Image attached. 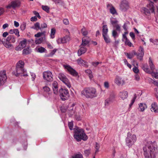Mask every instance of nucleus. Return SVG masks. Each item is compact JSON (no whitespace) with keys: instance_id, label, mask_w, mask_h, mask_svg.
<instances>
[{"instance_id":"obj_1","label":"nucleus","mask_w":158,"mask_h":158,"mask_svg":"<svg viewBox=\"0 0 158 158\" xmlns=\"http://www.w3.org/2000/svg\"><path fill=\"white\" fill-rule=\"evenodd\" d=\"M143 154L146 158H156V153L157 150L156 145L151 141L147 142L143 148Z\"/></svg>"},{"instance_id":"obj_2","label":"nucleus","mask_w":158,"mask_h":158,"mask_svg":"<svg viewBox=\"0 0 158 158\" xmlns=\"http://www.w3.org/2000/svg\"><path fill=\"white\" fill-rule=\"evenodd\" d=\"M73 137L77 141L80 142L81 140L86 141L87 139L88 136L83 129L76 127L73 128Z\"/></svg>"},{"instance_id":"obj_3","label":"nucleus","mask_w":158,"mask_h":158,"mask_svg":"<svg viewBox=\"0 0 158 158\" xmlns=\"http://www.w3.org/2000/svg\"><path fill=\"white\" fill-rule=\"evenodd\" d=\"M24 62L20 60L16 64V71L13 72V74L16 76L18 77L20 76H27L28 75L26 73V70L24 68Z\"/></svg>"},{"instance_id":"obj_4","label":"nucleus","mask_w":158,"mask_h":158,"mask_svg":"<svg viewBox=\"0 0 158 158\" xmlns=\"http://www.w3.org/2000/svg\"><path fill=\"white\" fill-rule=\"evenodd\" d=\"M81 93L87 98H92L97 96L96 89L93 87L85 88Z\"/></svg>"},{"instance_id":"obj_5","label":"nucleus","mask_w":158,"mask_h":158,"mask_svg":"<svg viewBox=\"0 0 158 158\" xmlns=\"http://www.w3.org/2000/svg\"><path fill=\"white\" fill-rule=\"evenodd\" d=\"M137 139L135 135H132L129 132L127 134V136L126 139V145L129 148L131 147L134 144Z\"/></svg>"},{"instance_id":"obj_6","label":"nucleus","mask_w":158,"mask_h":158,"mask_svg":"<svg viewBox=\"0 0 158 158\" xmlns=\"http://www.w3.org/2000/svg\"><path fill=\"white\" fill-rule=\"evenodd\" d=\"M21 5V2L20 0H14L7 5L6 7L8 9L12 8L15 9L19 7Z\"/></svg>"},{"instance_id":"obj_7","label":"nucleus","mask_w":158,"mask_h":158,"mask_svg":"<svg viewBox=\"0 0 158 158\" xmlns=\"http://www.w3.org/2000/svg\"><path fill=\"white\" fill-rule=\"evenodd\" d=\"M60 96L62 100L64 101L68 98L69 94L67 89L61 88L59 90Z\"/></svg>"},{"instance_id":"obj_8","label":"nucleus","mask_w":158,"mask_h":158,"mask_svg":"<svg viewBox=\"0 0 158 158\" xmlns=\"http://www.w3.org/2000/svg\"><path fill=\"white\" fill-rule=\"evenodd\" d=\"M134 54L137 56V58L140 60H143L144 55V50L143 47L140 46L137 52H134Z\"/></svg>"},{"instance_id":"obj_9","label":"nucleus","mask_w":158,"mask_h":158,"mask_svg":"<svg viewBox=\"0 0 158 158\" xmlns=\"http://www.w3.org/2000/svg\"><path fill=\"white\" fill-rule=\"evenodd\" d=\"M64 67L72 75L74 76H78V73L76 71L69 65H64Z\"/></svg>"},{"instance_id":"obj_10","label":"nucleus","mask_w":158,"mask_h":158,"mask_svg":"<svg viewBox=\"0 0 158 158\" xmlns=\"http://www.w3.org/2000/svg\"><path fill=\"white\" fill-rule=\"evenodd\" d=\"M129 8V6L127 2L125 1L122 2L120 5V10L122 11H126Z\"/></svg>"},{"instance_id":"obj_11","label":"nucleus","mask_w":158,"mask_h":158,"mask_svg":"<svg viewBox=\"0 0 158 158\" xmlns=\"http://www.w3.org/2000/svg\"><path fill=\"white\" fill-rule=\"evenodd\" d=\"M27 40L26 39H24L21 41L18 46L15 48V50L17 51L21 50L24 48L27 45Z\"/></svg>"},{"instance_id":"obj_12","label":"nucleus","mask_w":158,"mask_h":158,"mask_svg":"<svg viewBox=\"0 0 158 158\" xmlns=\"http://www.w3.org/2000/svg\"><path fill=\"white\" fill-rule=\"evenodd\" d=\"M70 40V36L69 35H66L65 37L63 38H59L57 40V41L58 44L61 43L64 44L69 41Z\"/></svg>"},{"instance_id":"obj_13","label":"nucleus","mask_w":158,"mask_h":158,"mask_svg":"<svg viewBox=\"0 0 158 158\" xmlns=\"http://www.w3.org/2000/svg\"><path fill=\"white\" fill-rule=\"evenodd\" d=\"M43 75L44 79H51L53 78L52 72L49 71L44 72Z\"/></svg>"},{"instance_id":"obj_14","label":"nucleus","mask_w":158,"mask_h":158,"mask_svg":"<svg viewBox=\"0 0 158 158\" xmlns=\"http://www.w3.org/2000/svg\"><path fill=\"white\" fill-rule=\"evenodd\" d=\"M118 96L122 99L124 100L127 98L128 93L127 91H122L119 92Z\"/></svg>"},{"instance_id":"obj_15","label":"nucleus","mask_w":158,"mask_h":158,"mask_svg":"<svg viewBox=\"0 0 158 158\" xmlns=\"http://www.w3.org/2000/svg\"><path fill=\"white\" fill-rule=\"evenodd\" d=\"M82 42L81 44V45L85 47L89 44L90 41V39L89 37L85 36L82 38Z\"/></svg>"},{"instance_id":"obj_16","label":"nucleus","mask_w":158,"mask_h":158,"mask_svg":"<svg viewBox=\"0 0 158 158\" xmlns=\"http://www.w3.org/2000/svg\"><path fill=\"white\" fill-rule=\"evenodd\" d=\"M80 47V48L78 49L77 52V54L79 56L85 53L87 50V49L85 46H81V45Z\"/></svg>"},{"instance_id":"obj_17","label":"nucleus","mask_w":158,"mask_h":158,"mask_svg":"<svg viewBox=\"0 0 158 158\" xmlns=\"http://www.w3.org/2000/svg\"><path fill=\"white\" fill-rule=\"evenodd\" d=\"M107 7L109 9L110 13L113 15H118V13L116 9L112 4H108L107 5Z\"/></svg>"},{"instance_id":"obj_18","label":"nucleus","mask_w":158,"mask_h":158,"mask_svg":"<svg viewBox=\"0 0 158 158\" xmlns=\"http://www.w3.org/2000/svg\"><path fill=\"white\" fill-rule=\"evenodd\" d=\"M52 88L54 94H57L58 93V83L54 81L52 84Z\"/></svg>"},{"instance_id":"obj_19","label":"nucleus","mask_w":158,"mask_h":158,"mask_svg":"<svg viewBox=\"0 0 158 158\" xmlns=\"http://www.w3.org/2000/svg\"><path fill=\"white\" fill-rule=\"evenodd\" d=\"M77 64L80 66H82L87 68L88 67L87 62L79 58L76 60Z\"/></svg>"},{"instance_id":"obj_20","label":"nucleus","mask_w":158,"mask_h":158,"mask_svg":"<svg viewBox=\"0 0 158 158\" xmlns=\"http://www.w3.org/2000/svg\"><path fill=\"white\" fill-rule=\"evenodd\" d=\"M151 110L155 113L158 112V106L156 103L154 102L152 104Z\"/></svg>"},{"instance_id":"obj_21","label":"nucleus","mask_w":158,"mask_h":158,"mask_svg":"<svg viewBox=\"0 0 158 158\" xmlns=\"http://www.w3.org/2000/svg\"><path fill=\"white\" fill-rule=\"evenodd\" d=\"M153 4L152 2L150 1L149 2V4H148L147 6L148 9H149L152 13L154 12Z\"/></svg>"},{"instance_id":"obj_22","label":"nucleus","mask_w":158,"mask_h":158,"mask_svg":"<svg viewBox=\"0 0 158 158\" xmlns=\"http://www.w3.org/2000/svg\"><path fill=\"white\" fill-rule=\"evenodd\" d=\"M6 40L7 42L14 43L15 42V38L14 36L10 35L6 38Z\"/></svg>"},{"instance_id":"obj_23","label":"nucleus","mask_w":158,"mask_h":158,"mask_svg":"<svg viewBox=\"0 0 158 158\" xmlns=\"http://www.w3.org/2000/svg\"><path fill=\"white\" fill-rule=\"evenodd\" d=\"M43 89L44 91V94L47 93L48 95L47 97L50 96L52 95V93L50 92V89L49 87L45 86L43 87Z\"/></svg>"},{"instance_id":"obj_24","label":"nucleus","mask_w":158,"mask_h":158,"mask_svg":"<svg viewBox=\"0 0 158 158\" xmlns=\"http://www.w3.org/2000/svg\"><path fill=\"white\" fill-rule=\"evenodd\" d=\"M141 12L146 15H149L151 11L148 8L145 7L142 8L141 9Z\"/></svg>"},{"instance_id":"obj_25","label":"nucleus","mask_w":158,"mask_h":158,"mask_svg":"<svg viewBox=\"0 0 158 158\" xmlns=\"http://www.w3.org/2000/svg\"><path fill=\"white\" fill-rule=\"evenodd\" d=\"M138 109H140V110L141 111H143L145 109L147 108L146 105L144 103H140L139 104Z\"/></svg>"},{"instance_id":"obj_26","label":"nucleus","mask_w":158,"mask_h":158,"mask_svg":"<svg viewBox=\"0 0 158 158\" xmlns=\"http://www.w3.org/2000/svg\"><path fill=\"white\" fill-rule=\"evenodd\" d=\"M7 78L6 70L0 71V79H7Z\"/></svg>"},{"instance_id":"obj_27","label":"nucleus","mask_w":158,"mask_h":158,"mask_svg":"<svg viewBox=\"0 0 158 158\" xmlns=\"http://www.w3.org/2000/svg\"><path fill=\"white\" fill-rule=\"evenodd\" d=\"M9 32L10 34L15 33V34L18 37H19L20 36L19 31L18 29H10L9 31Z\"/></svg>"},{"instance_id":"obj_28","label":"nucleus","mask_w":158,"mask_h":158,"mask_svg":"<svg viewBox=\"0 0 158 158\" xmlns=\"http://www.w3.org/2000/svg\"><path fill=\"white\" fill-rule=\"evenodd\" d=\"M108 28L106 25H104L102 26V35H108Z\"/></svg>"},{"instance_id":"obj_29","label":"nucleus","mask_w":158,"mask_h":158,"mask_svg":"<svg viewBox=\"0 0 158 158\" xmlns=\"http://www.w3.org/2000/svg\"><path fill=\"white\" fill-rule=\"evenodd\" d=\"M149 66L150 67V70L152 71H153L155 69V68L153 62L152 61V60L151 58L150 57L149 59Z\"/></svg>"},{"instance_id":"obj_30","label":"nucleus","mask_w":158,"mask_h":158,"mask_svg":"<svg viewBox=\"0 0 158 158\" xmlns=\"http://www.w3.org/2000/svg\"><path fill=\"white\" fill-rule=\"evenodd\" d=\"M143 69L145 72L151 74L152 72L151 70H150L149 69L148 66L147 64L143 65Z\"/></svg>"},{"instance_id":"obj_31","label":"nucleus","mask_w":158,"mask_h":158,"mask_svg":"<svg viewBox=\"0 0 158 158\" xmlns=\"http://www.w3.org/2000/svg\"><path fill=\"white\" fill-rule=\"evenodd\" d=\"M110 22L113 26L117 24L118 23V21L116 18H111L110 19Z\"/></svg>"},{"instance_id":"obj_32","label":"nucleus","mask_w":158,"mask_h":158,"mask_svg":"<svg viewBox=\"0 0 158 158\" xmlns=\"http://www.w3.org/2000/svg\"><path fill=\"white\" fill-rule=\"evenodd\" d=\"M32 28L37 31L39 30H41L40 23L39 22L36 23L34 24V26L32 27Z\"/></svg>"},{"instance_id":"obj_33","label":"nucleus","mask_w":158,"mask_h":158,"mask_svg":"<svg viewBox=\"0 0 158 158\" xmlns=\"http://www.w3.org/2000/svg\"><path fill=\"white\" fill-rule=\"evenodd\" d=\"M37 52L40 53H43L44 52H46L47 50L44 47H40L37 49Z\"/></svg>"},{"instance_id":"obj_34","label":"nucleus","mask_w":158,"mask_h":158,"mask_svg":"<svg viewBox=\"0 0 158 158\" xmlns=\"http://www.w3.org/2000/svg\"><path fill=\"white\" fill-rule=\"evenodd\" d=\"M31 52V49L29 47H27V48H24L23 51V54L24 55L28 54Z\"/></svg>"},{"instance_id":"obj_35","label":"nucleus","mask_w":158,"mask_h":158,"mask_svg":"<svg viewBox=\"0 0 158 158\" xmlns=\"http://www.w3.org/2000/svg\"><path fill=\"white\" fill-rule=\"evenodd\" d=\"M85 72L88 75L90 79H91L93 77V76L92 74V72L91 70L89 69L85 70Z\"/></svg>"},{"instance_id":"obj_36","label":"nucleus","mask_w":158,"mask_h":158,"mask_svg":"<svg viewBox=\"0 0 158 158\" xmlns=\"http://www.w3.org/2000/svg\"><path fill=\"white\" fill-rule=\"evenodd\" d=\"M114 82L118 85H122L124 83L123 80H115Z\"/></svg>"},{"instance_id":"obj_37","label":"nucleus","mask_w":158,"mask_h":158,"mask_svg":"<svg viewBox=\"0 0 158 158\" xmlns=\"http://www.w3.org/2000/svg\"><path fill=\"white\" fill-rule=\"evenodd\" d=\"M103 39L107 44L109 43L110 42V40L108 35H102Z\"/></svg>"},{"instance_id":"obj_38","label":"nucleus","mask_w":158,"mask_h":158,"mask_svg":"<svg viewBox=\"0 0 158 158\" xmlns=\"http://www.w3.org/2000/svg\"><path fill=\"white\" fill-rule=\"evenodd\" d=\"M81 33L83 36H86L88 34V32L86 29V28L83 27L81 30Z\"/></svg>"},{"instance_id":"obj_39","label":"nucleus","mask_w":158,"mask_h":158,"mask_svg":"<svg viewBox=\"0 0 158 158\" xmlns=\"http://www.w3.org/2000/svg\"><path fill=\"white\" fill-rule=\"evenodd\" d=\"M44 37H41L35 40V43L36 44H40L44 40Z\"/></svg>"},{"instance_id":"obj_40","label":"nucleus","mask_w":158,"mask_h":158,"mask_svg":"<svg viewBox=\"0 0 158 158\" xmlns=\"http://www.w3.org/2000/svg\"><path fill=\"white\" fill-rule=\"evenodd\" d=\"M115 98V95L113 94H110L109 98L107 99L112 102L114 101Z\"/></svg>"},{"instance_id":"obj_41","label":"nucleus","mask_w":158,"mask_h":158,"mask_svg":"<svg viewBox=\"0 0 158 158\" xmlns=\"http://www.w3.org/2000/svg\"><path fill=\"white\" fill-rule=\"evenodd\" d=\"M56 33V30L54 28H52L51 29V32L50 34L51 38L53 39L55 37V34Z\"/></svg>"},{"instance_id":"obj_42","label":"nucleus","mask_w":158,"mask_h":158,"mask_svg":"<svg viewBox=\"0 0 158 158\" xmlns=\"http://www.w3.org/2000/svg\"><path fill=\"white\" fill-rule=\"evenodd\" d=\"M72 158H83L82 155L81 153L75 154L72 156Z\"/></svg>"},{"instance_id":"obj_43","label":"nucleus","mask_w":158,"mask_h":158,"mask_svg":"<svg viewBox=\"0 0 158 158\" xmlns=\"http://www.w3.org/2000/svg\"><path fill=\"white\" fill-rule=\"evenodd\" d=\"M113 27L115 28V30L120 32L121 31V25L118 23L114 26Z\"/></svg>"},{"instance_id":"obj_44","label":"nucleus","mask_w":158,"mask_h":158,"mask_svg":"<svg viewBox=\"0 0 158 158\" xmlns=\"http://www.w3.org/2000/svg\"><path fill=\"white\" fill-rule=\"evenodd\" d=\"M67 86L70 88L71 87V85L70 82L68 81V80H61Z\"/></svg>"},{"instance_id":"obj_45","label":"nucleus","mask_w":158,"mask_h":158,"mask_svg":"<svg viewBox=\"0 0 158 158\" xmlns=\"http://www.w3.org/2000/svg\"><path fill=\"white\" fill-rule=\"evenodd\" d=\"M151 74L153 78L158 79V73L157 72H153V71H152Z\"/></svg>"},{"instance_id":"obj_46","label":"nucleus","mask_w":158,"mask_h":158,"mask_svg":"<svg viewBox=\"0 0 158 158\" xmlns=\"http://www.w3.org/2000/svg\"><path fill=\"white\" fill-rule=\"evenodd\" d=\"M3 45L6 48H9L12 47L13 45L12 44H10V43L9 42H7V43H4Z\"/></svg>"},{"instance_id":"obj_47","label":"nucleus","mask_w":158,"mask_h":158,"mask_svg":"<svg viewBox=\"0 0 158 158\" xmlns=\"http://www.w3.org/2000/svg\"><path fill=\"white\" fill-rule=\"evenodd\" d=\"M124 42L125 45H128L129 47H131L132 45V44L128 39H127L126 40H124Z\"/></svg>"},{"instance_id":"obj_48","label":"nucleus","mask_w":158,"mask_h":158,"mask_svg":"<svg viewBox=\"0 0 158 158\" xmlns=\"http://www.w3.org/2000/svg\"><path fill=\"white\" fill-rule=\"evenodd\" d=\"M42 8L43 10L46 12L47 13L49 12V7L46 6H42Z\"/></svg>"},{"instance_id":"obj_49","label":"nucleus","mask_w":158,"mask_h":158,"mask_svg":"<svg viewBox=\"0 0 158 158\" xmlns=\"http://www.w3.org/2000/svg\"><path fill=\"white\" fill-rule=\"evenodd\" d=\"M117 31L114 29L112 31V35L114 37V38H115L116 37L118 36V34L117 32Z\"/></svg>"},{"instance_id":"obj_50","label":"nucleus","mask_w":158,"mask_h":158,"mask_svg":"<svg viewBox=\"0 0 158 158\" xmlns=\"http://www.w3.org/2000/svg\"><path fill=\"white\" fill-rule=\"evenodd\" d=\"M68 126L70 130H73V122L72 121L68 123Z\"/></svg>"},{"instance_id":"obj_51","label":"nucleus","mask_w":158,"mask_h":158,"mask_svg":"<svg viewBox=\"0 0 158 158\" xmlns=\"http://www.w3.org/2000/svg\"><path fill=\"white\" fill-rule=\"evenodd\" d=\"M58 77L59 79H66V78L65 75L62 73H60Z\"/></svg>"},{"instance_id":"obj_52","label":"nucleus","mask_w":158,"mask_h":158,"mask_svg":"<svg viewBox=\"0 0 158 158\" xmlns=\"http://www.w3.org/2000/svg\"><path fill=\"white\" fill-rule=\"evenodd\" d=\"M125 64H126L131 69V65L129 63H128V62H127V60L126 59H124L123 60Z\"/></svg>"},{"instance_id":"obj_53","label":"nucleus","mask_w":158,"mask_h":158,"mask_svg":"<svg viewBox=\"0 0 158 158\" xmlns=\"http://www.w3.org/2000/svg\"><path fill=\"white\" fill-rule=\"evenodd\" d=\"M45 33V31L42 32H38L35 35V36L36 37H39L41 36L42 35L44 34Z\"/></svg>"},{"instance_id":"obj_54","label":"nucleus","mask_w":158,"mask_h":158,"mask_svg":"<svg viewBox=\"0 0 158 158\" xmlns=\"http://www.w3.org/2000/svg\"><path fill=\"white\" fill-rule=\"evenodd\" d=\"M150 80L151 81H150V83H152L158 87V82L155 81L153 80Z\"/></svg>"},{"instance_id":"obj_55","label":"nucleus","mask_w":158,"mask_h":158,"mask_svg":"<svg viewBox=\"0 0 158 158\" xmlns=\"http://www.w3.org/2000/svg\"><path fill=\"white\" fill-rule=\"evenodd\" d=\"M47 25L46 23H42L41 24V29L43 28H47Z\"/></svg>"},{"instance_id":"obj_56","label":"nucleus","mask_w":158,"mask_h":158,"mask_svg":"<svg viewBox=\"0 0 158 158\" xmlns=\"http://www.w3.org/2000/svg\"><path fill=\"white\" fill-rule=\"evenodd\" d=\"M26 24L25 23H23L20 26V27L22 30H24L26 27Z\"/></svg>"},{"instance_id":"obj_57","label":"nucleus","mask_w":158,"mask_h":158,"mask_svg":"<svg viewBox=\"0 0 158 158\" xmlns=\"http://www.w3.org/2000/svg\"><path fill=\"white\" fill-rule=\"evenodd\" d=\"M57 50L56 49H54L49 54V56H52L55 54Z\"/></svg>"},{"instance_id":"obj_58","label":"nucleus","mask_w":158,"mask_h":158,"mask_svg":"<svg viewBox=\"0 0 158 158\" xmlns=\"http://www.w3.org/2000/svg\"><path fill=\"white\" fill-rule=\"evenodd\" d=\"M112 102H111L110 101H109L108 99H107L105 100V106H108Z\"/></svg>"},{"instance_id":"obj_59","label":"nucleus","mask_w":158,"mask_h":158,"mask_svg":"<svg viewBox=\"0 0 158 158\" xmlns=\"http://www.w3.org/2000/svg\"><path fill=\"white\" fill-rule=\"evenodd\" d=\"M133 71L135 73H137L139 72V70L138 67L135 66H134V67L133 68Z\"/></svg>"},{"instance_id":"obj_60","label":"nucleus","mask_w":158,"mask_h":158,"mask_svg":"<svg viewBox=\"0 0 158 158\" xmlns=\"http://www.w3.org/2000/svg\"><path fill=\"white\" fill-rule=\"evenodd\" d=\"M63 23L65 25H68L69 24V20L67 19H64L63 20Z\"/></svg>"},{"instance_id":"obj_61","label":"nucleus","mask_w":158,"mask_h":158,"mask_svg":"<svg viewBox=\"0 0 158 158\" xmlns=\"http://www.w3.org/2000/svg\"><path fill=\"white\" fill-rule=\"evenodd\" d=\"M90 153V150L89 149L86 150L84 151V153L86 156H88Z\"/></svg>"},{"instance_id":"obj_62","label":"nucleus","mask_w":158,"mask_h":158,"mask_svg":"<svg viewBox=\"0 0 158 158\" xmlns=\"http://www.w3.org/2000/svg\"><path fill=\"white\" fill-rule=\"evenodd\" d=\"M126 55L127 56L128 58L130 59L132 58L133 57V54L127 53Z\"/></svg>"},{"instance_id":"obj_63","label":"nucleus","mask_w":158,"mask_h":158,"mask_svg":"<svg viewBox=\"0 0 158 158\" xmlns=\"http://www.w3.org/2000/svg\"><path fill=\"white\" fill-rule=\"evenodd\" d=\"M33 13L34 15H35L36 17H38L39 19H40L41 18V17L40 15L36 11H34L33 12Z\"/></svg>"},{"instance_id":"obj_64","label":"nucleus","mask_w":158,"mask_h":158,"mask_svg":"<svg viewBox=\"0 0 158 158\" xmlns=\"http://www.w3.org/2000/svg\"><path fill=\"white\" fill-rule=\"evenodd\" d=\"M155 90L156 92L155 95L156 98L158 100V88H155Z\"/></svg>"}]
</instances>
